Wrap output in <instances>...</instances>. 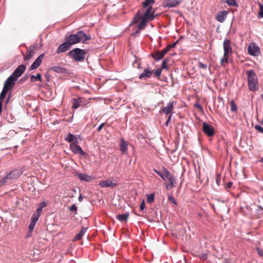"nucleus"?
Segmentation results:
<instances>
[{
	"instance_id": "obj_1",
	"label": "nucleus",
	"mask_w": 263,
	"mask_h": 263,
	"mask_svg": "<svg viewBox=\"0 0 263 263\" xmlns=\"http://www.w3.org/2000/svg\"><path fill=\"white\" fill-rule=\"evenodd\" d=\"M155 3V0H144L142 3V6L145 9L143 15H141L140 12L138 11L134 17L133 21V23H137L141 20L138 25L139 30H143L145 28L147 22L155 18V12L152 10L153 5Z\"/></svg>"
},
{
	"instance_id": "obj_2",
	"label": "nucleus",
	"mask_w": 263,
	"mask_h": 263,
	"mask_svg": "<svg viewBox=\"0 0 263 263\" xmlns=\"http://www.w3.org/2000/svg\"><path fill=\"white\" fill-rule=\"evenodd\" d=\"M90 39V36L86 35L83 31H79L76 34H71L67 37V41L70 45L82 42L85 43Z\"/></svg>"
},
{
	"instance_id": "obj_3",
	"label": "nucleus",
	"mask_w": 263,
	"mask_h": 263,
	"mask_svg": "<svg viewBox=\"0 0 263 263\" xmlns=\"http://www.w3.org/2000/svg\"><path fill=\"white\" fill-rule=\"evenodd\" d=\"M248 87L250 90L255 91L258 88V79L256 73L252 70H247Z\"/></svg>"
},
{
	"instance_id": "obj_4",
	"label": "nucleus",
	"mask_w": 263,
	"mask_h": 263,
	"mask_svg": "<svg viewBox=\"0 0 263 263\" xmlns=\"http://www.w3.org/2000/svg\"><path fill=\"white\" fill-rule=\"evenodd\" d=\"M22 174L21 170L15 169L7 174L4 178L0 180V186L8 182L9 180H14L19 177Z\"/></svg>"
},
{
	"instance_id": "obj_5",
	"label": "nucleus",
	"mask_w": 263,
	"mask_h": 263,
	"mask_svg": "<svg viewBox=\"0 0 263 263\" xmlns=\"http://www.w3.org/2000/svg\"><path fill=\"white\" fill-rule=\"evenodd\" d=\"M86 52L80 48H75L69 52V55L77 62H82L85 59Z\"/></svg>"
},
{
	"instance_id": "obj_6",
	"label": "nucleus",
	"mask_w": 263,
	"mask_h": 263,
	"mask_svg": "<svg viewBox=\"0 0 263 263\" xmlns=\"http://www.w3.org/2000/svg\"><path fill=\"white\" fill-rule=\"evenodd\" d=\"M163 178L162 179L165 180L167 179L170 182V184H167L166 186L167 190L171 189L176 185V182L174 175L165 168H163Z\"/></svg>"
},
{
	"instance_id": "obj_7",
	"label": "nucleus",
	"mask_w": 263,
	"mask_h": 263,
	"mask_svg": "<svg viewBox=\"0 0 263 263\" xmlns=\"http://www.w3.org/2000/svg\"><path fill=\"white\" fill-rule=\"evenodd\" d=\"M70 148L75 154H80L82 156H85L86 155V153L83 151L82 148L77 144V143H71L70 145Z\"/></svg>"
},
{
	"instance_id": "obj_8",
	"label": "nucleus",
	"mask_w": 263,
	"mask_h": 263,
	"mask_svg": "<svg viewBox=\"0 0 263 263\" xmlns=\"http://www.w3.org/2000/svg\"><path fill=\"white\" fill-rule=\"evenodd\" d=\"M16 81V79L10 76L5 82L3 87L10 90L14 87Z\"/></svg>"
},
{
	"instance_id": "obj_9",
	"label": "nucleus",
	"mask_w": 263,
	"mask_h": 263,
	"mask_svg": "<svg viewBox=\"0 0 263 263\" xmlns=\"http://www.w3.org/2000/svg\"><path fill=\"white\" fill-rule=\"evenodd\" d=\"M202 131L209 137L213 136L215 133L214 127L206 122L203 123Z\"/></svg>"
},
{
	"instance_id": "obj_10",
	"label": "nucleus",
	"mask_w": 263,
	"mask_h": 263,
	"mask_svg": "<svg viewBox=\"0 0 263 263\" xmlns=\"http://www.w3.org/2000/svg\"><path fill=\"white\" fill-rule=\"evenodd\" d=\"M26 69V67L25 65H21L16 68L11 76L17 80V79L25 72Z\"/></svg>"
},
{
	"instance_id": "obj_11",
	"label": "nucleus",
	"mask_w": 263,
	"mask_h": 263,
	"mask_svg": "<svg viewBox=\"0 0 263 263\" xmlns=\"http://www.w3.org/2000/svg\"><path fill=\"white\" fill-rule=\"evenodd\" d=\"M223 46L225 55L231 54L233 53V49L231 46V41L229 40H225L224 41Z\"/></svg>"
},
{
	"instance_id": "obj_12",
	"label": "nucleus",
	"mask_w": 263,
	"mask_h": 263,
	"mask_svg": "<svg viewBox=\"0 0 263 263\" xmlns=\"http://www.w3.org/2000/svg\"><path fill=\"white\" fill-rule=\"evenodd\" d=\"M248 52L250 55L257 56L260 52L259 48L254 44H251L248 47Z\"/></svg>"
},
{
	"instance_id": "obj_13",
	"label": "nucleus",
	"mask_w": 263,
	"mask_h": 263,
	"mask_svg": "<svg viewBox=\"0 0 263 263\" xmlns=\"http://www.w3.org/2000/svg\"><path fill=\"white\" fill-rule=\"evenodd\" d=\"M44 56V54H41L40 55H39V57L35 60V61L31 65L30 68V69L31 70L36 69L41 65Z\"/></svg>"
},
{
	"instance_id": "obj_14",
	"label": "nucleus",
	"mask_w": 263,
	"mask_h": 263,
	"mask_svg": "<svg viewBox=\"0 0 263 263\" xmlns=\"http://www.w3.org/2000/svg\"><path fill=\"white\" fill-rule=\"evenodd\" d=\"M228 14V11L223 10L222 11H220L216 16V20L220 23H223L227 17V14Z\"/></svg>"
},
{
	"instance_id": "obj_15",
	"label": "nucleus",
	"mask_w": 263,
	"mask_h": 263,
	"mask_svg": "<svg viewBox=\"0 0 263 263\" xmlns=\"http://www.w3.org/2000/svg\"><path fill=\"white\" fill-rule=\"evenodd\" d=\"M71 47L70 45L67 42V41L63 43L59 47L57 53H59L67 51Z\"/></svg>"
},
{
	"instance_id": "obj_16",
	"label": "nucleus",
	"mask_w": 263,
	"mask_h": 263,
	"mask_svg": "<svg viewBox=\"0 0 263 263\" xmlns=\"http://www.w3.org/2000/svg\"><path fill=\"white\" fill-rule=\"evenodd\" d=\"M183 0H166L165 6L169 7H175L180 4Z\"/></svg>"
},
{
	"instance_id": "obj_17",
	"label": "nucleus",
	"mask_w": 263,
	"mask_h": 263,
	"mask_svg": "<svg viewBox=\"0 0 263 263\" xmlns=\"http://www.w3.org/2000/svg\"><path fill=\"white\" fill-rule=\"evenodd\" d=\"M173 103L174 102H169L166 107L162 108V111L166 115L171 113L174 108Z\"/></svg>"
},
{
	"instance_id": "obj_18",
	"label": "nucleus",
	"mask_w": 263,
	"mask_h": 263,
	"mask_svg": "<svg viewBox=\"0 0 263 263\" xmlns=\"http://www.w3.org/2000/svg\"><path fill=\"white\" fill-rule=\"evenodd\" d=\"M99 185L102 187H114L116 186V183H114L112 181L109 180L101 181L100 182Z\"/></svg>"
},
{
	"instance_id": "obj_19",
	"label": "nucleus",
	"mask_w": 263,
	"mask_h": 263,
	"mask_svg": "<svg viewBox=\"0 0 263 263\" xmlns=\"http://www.w3.org/2000/svg\"><path fill=\"white\" fill-rule=\"evenodd\" d=\"M83 100V98L73 99L72 100V108L77 109L80 106L82 105Z\"/></svg>"
},
{
	"instance_id": "obj_20",
	"label": "nucleus",
	"mask_w": 263,
	"mask_h": 263,
	"mask_svg": "<svg viewBox=\"0 0 263 263\" xmlns=\"http://www.w3.org/2000/svg\"><path fill=\"white\" fill-rule=\"evenodd\" d=\"M65 140L67 141V142L69 143H78V139L76 136L71 134L69 133L67 137L65 138Z\"/></svg>"
},
{
	"instance_id": "obj_21",
	"label": "nucleus",
	"mask_w": 263,
	"mask_h": 263,
	"mask_svg": "<svg viewBox=\"0 0 263 263\" xmlns=\"http://www.w3.org/2000/svg\"><path fill=\"white\" fill-rule=\"evenodd\" d=\"M127 145L128 143L126 142L123 138L121 139L120 143V150L122 153H127Z\"/></svg>"
},
{
	"instance_id": "obj_22",
	"label": "nucleus",
	"mask_w": 263,
	"mask_h": 263,
	"mask_svg": "<svg viewBox=\"0 0 263 263\" xmlns=\"http://www.w3.org/2000/svg\"><path fill=\"white\" fill-rule=\"evenodd\" d=\"M153 73V70L147 68L144 70L143 73L140 75L139 79H142L144 77L149 78Z\"/></svg>"
},
{
	"instance_id": "obj_23",
	"label": "nucleus",
	"mask_w": 263,
	"mask_h": 263,
	"mask_svg": "<svg viewBox=\"0 0 263 263\" xmlns=\"http://www.w3.org/2000/svg\"><path fill=\"white\" fill-rule=\"evenodd\" d=\"M87 230V228H83L80 232L75 236L74 238V240H79L82 239V238L84 235Z\"/></svg>"
},
{
	"instance_id": "obj_24",
	"label": "nucleus",
	"mask_w": 263,
	"mask_h": 263,
	"mask_svg": "<svg viewBox=\"0 0 263 263\" xmlns=\"http://www.w3.org/2000/svg\"><path fill=\"white\" fill-rule=\"evenodd\" d=\"M78 177L81 180H84L87 182H89L91 180V176L83 173L79 174Z\"/></svg>"
},
{
	"instance_id": "obj_25",
	"label": "nucleus",
	"mask_w": 263,
	"mask_h": 263,
	"mask_svg": "<svg viewBox=\"0 0 263 263\" xmlns=\"http://www.w3.org/2000/svg\"><path fill=\"white\" fill-rule=\"evenodd\" d=\"M152 57L155 61H159L164 57L163 54H162L160 51H158L154 53H152Z\"/></svg>"
},
{
	"instance_id": "obj_26",
	"label": "nucleus",
	"mask_w": 263,
	"mask_h": 263,
	"mask_svg": "<svg viewBox=\"0 0 263 263\" xmlns=\"http://www.w3.org/2000/svg\"><path fill=\"white\" fill-rule=\"evenodd\" d=\"M129 216V214L128 213L124 214H119L117 215V219L121 221H126Z\"/></svg>"
},
{
	"instance_id": "obj_27",
	"label": "nucleus",
	"mask_w": 263,
	"mask_h": 263,
	"mask_svg": "<svg viewBox=\"0 0 263 263\" xmlns=\"http://www.w3.org/2000/svg\"><path fill=\"white\" fill-rule=\"evenodd\" d=\"M51 69L58 73H64L66 72V69L61 66H53Z\"/></svg>"
},
{
	"instance_id": "obj_28",
	"label": "nucleus",
	"mask_w": 263,
	"mask_h": 263,
	"mask_svg": "<svg viewBox=\"0 0 263 263\" xmlns=\"http://www.w3.org/2000/svg\"><path fill=\"white\" fill-rule=\"evenodd\" d=\"M34 54L33 50H28L26 53V55L24 56V60L25 61H27L30 59Z\"/></svg>"
},
{
	"instance_id": "obj_29",
	"label": "nucleus",
	"mask_w": 263,
	"mask_h": 263,
	"mask_svg": "<svg viewBox=\"0 0 263 263\" xmlns=\"http://www.w3.org/2000/svg\"><path fill=\"white\" fill-rule=\"evenodd\" d=\"M31 81L33 82L36 80H38L40 82L42 81L41 74L40 73H38L36 76H34V75H31L30 76Z\"/></svg>"
},
{
	"instance_id": "obj_30",
	"label": "nucleus",
	"mask_w": 263,
	"mask_h": 263,
	"mask_svg": "<svg viewBox=\"0 0 263 263\" xmlns=\"http://www.w3.org/2000/svg\"><path fill=\"white\" fill-rule=\"evenodd\" d=\"M47 206V203L45 202H42L40 205L39 207L36 210V213L39 214L41 215V213L43 209Z\"/></svg>"
},
{
	"instance_id": "obj_31",
	"label": "nucleus",
	"mask_w": 263,
	"mask_h": 263,
	"mask_svg": "<svg viewBox=\"0 0 263 263\" xmlns=\"http://www.w3.org/2000/svg\"><path fill=\"white\" fill-rule=\"evenodd\" d=\"M8 91V90L3 87L2 91L0 94V102L3 103V100L6 97V94Z\"/></svg>"
},
{
	"instance_id": "obj_32",
	"label": "nucleus",
	"mask_w": 263,
	"mask_h": 263,
	"mask_svg": "<svg viewBox=\"0 0 263 263\" xmlns=\"http://www.w3.org/2000/svg\"><path fill=\"white\" fill-rule=\"evenodd\" d=\"M259 11L258 12L257 16L259 18L263 17V3H259Z\"/></svg>"
},
{
	"instance_id": "obj_33",
	"label": "nucleus",
	"mask_w": 263,
	"mask_h": 263,
	"mask_svg": "<svg viewBox=\"0 0 263 263\" xmlns=\"http://www.w3.org/2000/svg\"><path fill=\"white\" fill-rule=\"evenodd\" d=\"M230 55L231 54L225 55V53H224L223 57L221 59V61H220L221 65H223L224 63H228L229 58Z\"/></svg>"
},
{
	"instance_id": "obj_34",
	"label": "nucleus",
	"mask_w": 263,
	"mask_h": 263,
	"mask_svg": "<svg viewBox=\"0 0 263 263\" xmlns=\"http://www.w3.org/2000/svg\"><path fill=\"white\" fill-rule=\"evenodd\" d=\"M224 2L230 6H238L236 0H226Z\"/></svg>"
},
{
	"instance_id": "obj_35",
	"label": "nucleus",
	"mask_w": 263,
	"mask_h": 263,
	"mask_svg": "<svg viewBox=\"0 0 263 263\" xmlns=\"http://www.w3.org/2000/svg\"><path fill=\"white\" fill-rule=\"evenodd\" d=\"M40 216V215L39 214L36 213H34L31 217V221L36 223L39 219Z\"/></svg>"
},
{
	"instance_id": "obj_36",
	"label": "nucleus",
	"mask_w": 263,
	"mask_h": 263,
	"mask_svg": "<svg viewBox=\"0 0 263 263\" xmlns=\"http://www.w3.org/2000/svg\"><path fill=\"white\" fill-rule=\"evenodd\" d=\"M155 194L154 193H152L149 195H147V203H151L154 200Z\"/></svg>"
},
{
	"instance_id": "obj_37",
	"label": "nucleus",
	"mask_w": 263,
	"mask_h": 263,
	"mask_svg": "<svg viewBox=\"0 0 263 263\" xmlns=\"http://www.w3.org/2000/svg\"><path fill=\"white\" fill-rule=\"evenodd\" d=\"M35 224H36L35 223L30 221V224L29 225V227H28V229H29L28 233V235L30 233L31 234L33 230L34 229Z\"/></svg>"
},
{
	"instance_id": "obj_38",
	"label": "nucleus",
	"mask_w": 263,
	"mask_h": 263,
	"mask_svg": "<svg viewBox=\"0 0 263 263\" xmlns=\"http://www.w3.org/2000/svg\"><path fill=\"white\" fill-rule=\"evenodd\" d=\"M231 110L232 111H236L237 109V106L235 104L233 101H231L230 102Z\"/></svg>"
},
{
	"instance_id": "obj_39",
	"label": "nucleus",
	"mask_w": 263,
	"mask_h": 263,
	"mask_svg": "<svg viewBox=\"0 0 263 263\" xmlns=\"http://www.w3.org/2000/svg\"><path fill=\"white\" fill-rule=\"evenodd\" d=\"M254 128L256 130H257L258 132L262 133L263 134V128L259 125H256L254 126Z\"/></svg>"
},
{
	"instance_id": "obj_40",
	"label": "nucleus",
	"mask_w": 263,
	"mask_h": 263,
	"mask_svg": "<svg viewBox=\"0 0 263 263\" xmlns=\"http://www.w3.org/2000/svg\"><path fill=\"white\" fill-rule=\"evenodd\" d=\"M198 66L200 68H202V69H206L207 68V65L206 64H204L200 62H198Z\"/></svg>"
},
{
	"instance_id": "obj_41",
	"label": "nucleus",
	"mask_w": 263,
	"mask_h": 263,
	"mask_svg": "<svg viewBox=\"0 0 263 263\" xmlns=\"http://www.w3.org/2000/svg\"><path fill=\"white\" fill-rule=\"evenodd\" d=\"M167 60L166 59H165L163 61L162 63V69H165L167 68Z\"/></svg>"
},
{
	"instance_id": "obj_42",
	"label": "nucleus",
	"mask_w": 263,
	"mask_h": 263,
	"mask_svg": "<svg viewBox=\"0 0 263 263\" xmlns=\"http://www.w3.org/2000/svg\"><path fill=\"white\" fill-rule=\"evenodd\" d=\"M168 200L174 203V204H177V202L174 198V197L172 196H170L168 197Z\"/></svg>"
},
{
	"instance_id": "obj_43",
	"label": "nucleus",
	"mask_w": 263,
	"mask_h": 263,
	"mask_svg": "<svg viewBox=\"0 0 263 263\" xmlns=\"http://www.w3.org/2000/svg\"><path fill=\"white\" fill-rule=\"evenodd\" d=\"M155 75L156 77H160L161 73V70L160 69H157L154 72Z\"/></svg>"
},
{
	"instance_id": "obj_44",
	"label": "nucleus",
	"mask_w": 263,
	"mask_h": 263,
	"mask_svg": "<svg viewBox=\"0 0 263 263\" xmlns=\"http://www.w3.org/2000/svg\"><path fill=\"white\" fill-rule=\"evenodd\" d=\"M154 171L155 172H156L162 179L163 178V170L162 171V172H160L158 171H157V170L156 169H154Z\"/></svg>"
},
{
	"instance_id": "obj_45",
	"label": "nucleus",
	"mask_w": 263,
	"mask_h": 263,
	"mask_svg": "<svg viewBox=\"0 0 263 263\" xmlns=\"http://www.w3.org/2000/svg\"><path fill=\"white\" fill-rule=\"evenodd\" d=\"M220 175L218 173H217L216 174V182L217 184H219V182H220Z\"/></svg>"
},
{
	"instance_id": "obj_46",
	"label": "nucleus",
	"mask_w": 263,
	"mask_h": 263,
	"mask_svg": "<svg viewBox=\"0 0 263 263\" xmlns=\"http://www.w3.org/2000/svg\"><path fill=\"white\" fill-rule=\"evenodd\" d=\"M169 51L167 47L165 48H164L163 50H162L161 51H160V52L163 54V55L164 56L165 55V54Z\"/></svg>"
},
{
	"instance_id": "obj_47",
	"label": "nucleus",
	"mask_w": 263,
	"mask_h": 263,
	"mask_svg": "<svg viewBox=\"0 0 263 263\" xmlns=\"http://www.w3.org/2000/svg\"><path fill=\"white\" fill-rule=\"evenodd\" d=\"M178 41H176L175 43L171 45H168L167 47L168 48V50H170L171 48L175 47L176 44H177Z\"/></svg>"
},
{
	"instance_id": "obj_48",
	"label": "nucleus",
	"mask_w": 263,
	"mask_h": 263,
	"mask_svg": "<svg viewBox=\"0 0 263 263\" xmlns=\"http://www.w3.org/2000/svg\"><path fill=\"white\" fill-rule=\"evenodd\" d=\"M70 210L71 211H75V212H76L77 211V206L75 204H72L70 206Z\"/></svg>"
},
{
	"instance_id": "obj_49",
	"label": "nucleus",
	"mask_w": 263,
	"mask_h": 263,
	"mask_svg": "<svg viewBox=\"0 0 263 263\" xmlns=\"http://www.w3.org/2000/svg\"><path fill=\"white\" fill-rule=\"evenodd\" d=\"M105 124V123H103L101 124H100L97 129V132H100L102 129V128L104 126Z\"/></svg>"
},
{
	"instance_id": "obj_50",
	"label": "nucleus",
	"mask_w": 263,
	"mask_h": 263,
	"mask_svg": "<svg viewBox=\"0 0 263 263\" xmlns=\"http://www.w3.org/2000/svg\"><path fill=\"white\" fill-rule=\"evenodd\" d=\"M145 207V203H144V201L143 200L142 202L141 203V204H140V210L141 211H143Z\"/></svg>"
},
{
	"instance_id": "obj_51",
	"label": "nucleus",
	"mask_w": 263,
	"mask_h": 263,
	"mask_svg": "<svg viewBox=\"0 0 263 263\" xmlns=\"http://www.w3.org/2000/svg\"><path fill=\"white\" fill-rule=\"evenodd\" d=\"M257 251L260 256H263V251L260 249H259V248H257Z\"/></svg>"
},
{
	"instance_id": "obj_52",
	"label": "nucleus",
	"mask_w": 263,
	"mask_h": 263,
	"mask_svg": "<svg viewBox=\"0 0 263 263\" xmlns=\"http://www.w3.org/2000/svg\"><path fill=\"white\" fill-rule=\"evenodd\" d=\"M195 106L196 108H198L199 109L202 110V106H201V105H200L199 104H197L195 105Z\"/></svg>"
},
{
	"instance_id": "obj_53",
	"label": "nucleus",
	"mask_w": 263,
	"mask_h": 263,
	"mask_svg": "<svg viewBox=\"0 0 263 263\" xmlns=\"http://www.w3.org/2000/svg\"><path fill=\"white\" fill-rule=\"evenodd\" d=\"M201 258H202V259H204V260H205V259H206V254H202V255H201Z\"/></svg>"
},
{
	"instance_id": "obj_54",
	"label": "nucleus",
	"mask_w": 263,
	"mask_h": 263,
	"mask_svg": "<svg viewBox=\"0 0 263 263\" xmlns=\"http://www.w3.org/2000/svg\"><path fill=\"white\" fill-rule=\"evenodd\" d=\"M232 185V182H228V184H227V187H228V188H230L231 187Z\"/></svg>"
},
{
	"instance_id": "obj_55",
	"label": "nucleus",
	"mask_w": 263,
	"mask_h": 263,
	"mask_svg": "<svg viewBox=\"0 0 263 263\" xmlns=\"http://www.w3.org/2000/svg\"><path fill=\"white\" fill-rule=\"evenodd\" d=\"M78 200H79V201L80 202H81V201H82V200H83V198H82V196H81V195H80V196L79 197V198H78Z\"/></svg>"
},
{
	"instance_id": "obj_56",
	"label": "nucleus",
	"mask_w": 263,
	"mask_h": 263,
	"mask_svg": "<svg viewBox=\"0 0 263 263\" xmlns=\"http://www.w3.org/2000/svg\"><path fill=\"white\" fill-rule=\"evenodd\" d=\"M27 78H28V77H24V78H22L20 80V81H25V80L27 79Z\"/></svg>"
},
{
	"instance_id": "obj_57",
	"label": "nucleus",
	"mask_w": 263,
	"mask_h": 263,
	"mask_svg": "<svg viewBox=\"0 0 263 263\" xmlns=\"http://www.w3.org/2000/svg\"><path fill=\"white\" fill-rule=\"evenodd\" d=\"M135 64H137L138 65V68H140V63L137 61H135Z\"/></svg>"
},
{
	"instance_id": "obj_58",
	"label": "nucleus",
	"mask_w": 263,
	"mask_h": 263,
	"mask_svg": "<svg viewBox=\"0 0 263 263\" xmlns=\"http://www.w3.org/2000/svg\"><path fill=\"white\" fill-rule=\"evenodd\" d=\"M171 117V115H170L168 119H167V121L166 122V124H167L168 123V122L170 121Z\"/></svg>"
},
{
	"instance_id": "obj_59",
	"label": "nucleus",
	"mask_w": 263,
	"mask_h": 263,
	"mask_svg": "<svg viewBox=\"0 0 263 263\" xmlns=\"http://www.w3.org/2000/svg\"><path fill=\"white\" fill-rule=\"evenodd\" d=\"M138 30L135 33V35H136L137 34L139 33V32L140 30L139 29L138 26H137Z\"/></svg>"
},
{
	"instance_id": "obj_60",
	"label": "nucleus",
	"mask_w": 263,
	"mask_h": 263,
	"mask_svg": "<svg viewBox=\"0 0 263 263\" xmlns=\"http://www.w3.org/2000/svg\"><path fill=\"white\" fill-rule=\"evenodd\" d=\"M10 95H9V96H8V98H7V103L8 102H9V100H10Z\"/></svg>"
},
{
	"instance_id": "obj_61",
	"label": "nucleus",
	"mask_w": 263,
	"mask_h": 263,
	"mask_svg": "<svg viewBox=\"0 0 263 263\" xmlns=\"http://www.w3.org/2000/svg\"><path fill=\"white\" fill-rule=\"evenodd\" d=\"M261 99L263 101V93L261 95Z\"/></svg>"
},
{
	"instance_id": "obj_62",
	"label": "nucleus",
	"mask_w": 263,
	"mask_h": 263,
	"mask_svg": "<svg viewBox=\"0 0 263 263\" xmlns=\"http://www.w3.org/2000/svg\"><path fill=\"white\" fill-rule=\"evenodd\" d=\"M260 161H261V162H263V157L261 159Z\"/></svg>"
},
{
	"instance_id": "obj_63",
	"label": "nucleus",
	"mask_w": 263,
	"mask_h": 263,
	"mask_svg": "<svg viewBox=\"0 0 263 263\" xmlns=\"http://www.w3.org/2000/svg\"><path fill=\"white\" fill-rule=\"evenodd\" d=\"M261 123L263 124V118H262V120H261Z\"/></svg>"
}]
</instances>
